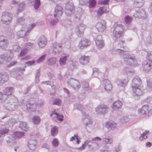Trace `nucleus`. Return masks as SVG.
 I'll return each mask as SVG.
<instances>
[{"label": "nucleus", "mask_w": 152, "mask_h": 152, "mask_svg": "<svg viewBox=\"0 0 152 152\" xmlns=\"http://www.w3.org/2000/svg\"><path fill=\"white\" fill-rule=\"evenodd\" d=\"M142 84L141 80L139 77H135L132 80V88L134 96H140L142 94V92L140 90Z\"/></svg>", "instance_id": "obj_1"}, {"label": "nucleus", "mask_w": 152, "mask_h": 152, "mask_svg": "<svg viewBox=\"0 0 152 152\" xmlns=\"http://www.w3.org/2000/svg\"><path fill=\"white\" fill-rule=\"evenodd\" d=\"M12 16V14L9 13H3L1 16V20L4 23H8L11 21Z\"/></svg>", "instance_id": "obj_2"}, {"label": "nucleus", "mask_w": 152, "mask_h": 152, "mask_svg": "<svg viewBox=\"0 0 152 152\" xmlns=\"http://www.w3.org/2000/svg\"><path fill=\"white\" fill-rule=\"evenodd\" d=\"M89 61L90 57L89 56H83L80 58L79 61L81 64L85 65L88 63Z\"/></svg>", "instance_id": "obj_3"}, {"label": "nucleus", "mask_w": 152, "mask_h": 152, "mask_svg": "<svg viewBox=\"0 0 152 152\" xmlns=\"http://www.w3.org/2000/svg\"><path fill=\"white\" fill-rule=\"evenodd\" d=\"M90 44V41L88 39L83 38L80 41L79 45L81 48L85 47L89 45Z\"/></svg>", "instance_id": "obj_4"}, {"label": "nucleus", "mask_w": 152, "mask_h": 152, "mask_svg": "<svg viewBox=\"0 0 152 152\" xmlns=\"http://www.w3.org/2000/svg\"><path fill=\"white\" fill-rule=\"evenodd\" d=\"M150 110L148 106H143L141 109L139 111V113L140 115H141L144 114H148Z\"/></svg>", "instance_id": "obj_5"}, {"label": "nucleus", "mask_w": 152, "mask_h": 152, "mask_svg": "<svg viewBox=\"0 0 152 152\" xmlns=\"http://www.w3.org/2000/svg\"><path fill=\"white\" fill-rule=\"evenodd\" d=\"M62 50V45L60 44L55 43L53 45V51L56 54H58Z\"/></svg>", "instance_id": "obj_6"}, {"label": "nucleus", "mask_w": 152, "mask_h": 152, "mask_svg": "<svg viewBox=\"0 0 152 152\" xmlns=\"http://www.w3.org/2000/svg\"><path fill=\"white\" fill-rule=\"evenodd\" d=\"M104 89L107 91H110L112 88V86L110 82L108 80H104Z\"/></svg>", "instance_id": "obj_7"}, {"label": "nucleus", "mask_w": 152, "mask_h": 152, "mask_svg": "<svg viewBox=\"0 0 152 152\" xmlns=\"http://www.w3.org/2000/svg\"><path fill=\"white\" fill-rule=\"evenodd\" d=\"M122 104L121 102L119 100L113 103V109L114 110H116L121 107Z\"/></svg>", "instance_id": "obj_8"}, {"label": "nucleus", "mask_w": 152, "mask_h": 152, "mask_svg": "<svg viewBox=\"0 0 152 152\" xmlns=\"http://www.w3.org/2000/svg\"><path fill=\"white\" fill-rule=\"evenodd\" d=\"M96 111L98 112L99 111H101L103 114L107 113L108 110V108L106 105H103L101 107H97L96 109Z\"/></svg>", "instance_id": "obj_9"}, {"label": "nucleus", "mask_w": 152, "mask_h": 152, "mask_svg": "<svg viewBox=\"0 0 152 152\" xmlns=\"http://www.w3.org/2000/svg\"><path fill=\"white\" fill-rule=\"evenodd\" d=\"M40 39L39 43V45L42 48L45 47L47 42L46 38L45 37L43 36L41 37Z\"/></svg>", "instance_id": "obj_10"}, {"label": "nucleus", "mask_w": 152, "mask_h": 152, "mask_svg": "<svg viewBox=\"0 0 152 152\" xmlns=\"http://www.w3.org/2000/svg\"><path fill=\"white\" fill-rule=\"evenodd\" d=\"M24 136V134L22 132H17L12 134V137L15 139L20 138Z\"/></svg>", "instance_id": "obj_11"}, {"label": "nucleus", "mask_w": 152, "mask_h": 152, "mask_svg": "<svg viewBox=\"0 0 152 152\" xmlns=\"http://www.w3.org/2000/svg\"><path fill=\"white\" fill-rule=\"evenodd\" d=\"M106 12V10L104 7H100L97 12V15L98 16H101L104 13Z\"/></svg>", "instance_id": "obj_12"}, {"label": "nucleus", "mask_w": 152, "mask_h": 152, "mask_svg": "<svg viewBox=\"0 0 152 152\" xmlns=\"http://www.w3.org/2000/svg\"><path fill=\"white\" fill-rule=\"evenodd\" d=\"M67 57L66 56H62L60 58L59 62L60 64L61 65H64L66 64Z\"/></svg>", "instance_id": "obj_13"}, {"label": "nucleus", "mask_w": 152, "mask_h": 152, "mask_svg": "<svg viewBox=\"0 0 152 152\" xmlns=\"http://www.w3.org/2000/svg\"><path fill=\"white\" fill-rule=\"evenodd\" d=\"M55 115L56 118H58V120L60 121H62L63 120L64 116L61 115L57 113H53L50 115L51 116H52L53 115Z\"/></svg>", "instance_id": "obj_14"}, {"label": "nucleus", "mask_w": 152, "mask_h": 152, "mask_svg": "<svg viewBox=\"0 0 152 152\" xmlns=\"http://www.w3.org/2000/svg\"><path fill=\"white\" fill-rule=\"evenodd\" d=\"M19 127L22 130H23L25 131H27V125L26 122H20V123Z\"/></svg>", "instance_id": "obj_15"}, {"label": "nucleus", "mask_w": 152, "mask_h": 152, "mask_svg": "<svg viewBox=\"0 0 152 152\" xmlns=\"http://www.w3.org/2000/svg\"><path fill=\"white\" fill-rule=\"evenodd\" d=\"M32 120L34 124H37L40 123L41 119L39 116H34L32 118Z\"/></svg>", "instance_id": "obj_16"}, {"label": "nucleus", "mask_w": 152, "mask_h": 152, "mask_svg": "<svg viewBox=\"0 0 152 152\" xmlns=\"http://www.w3.org/2000/svg\"><path fill=\"white\" fill-rule=\"evenodd\" d=\"M96 45L99 48H102L104 46V42L101 39L100 40H96Z\"/></svg>", "instance_id": "obj_17"}, {"label": "nucleus", "mask_w": 152, "mask_h": 152, "mask_svg": "<svg viewBox=\"0 0 152 152\" xmlns=\"http://www.w3.org/2000/svg\"><path fill=\"white\" fill-rule=\"evenodd\" d=\"M51 134L52 136H54L56 135L58 132V128L56 126L53 127L51 129Z\"/></svg>", "instance_id": "obj_18"}, {"label": "nucleus", "mask_w": 152, "mask_h": 152, "mask_svg": "<svg viewBox=\"0 0 152 152\" xmlns=\"http://www.w3.org/2000/svg\"><path fill=\"white\" fill-rule=\"evenodd\" d=\"M57 59L55 58H50L48 60V63L50 65H53L56 64Z\"/></svg>", "instance_id": "obj_19"}, {"label": "nucleus", "mask_w": 152, "mask_h": 152, "mask_svg": "<svg viewBox=\"0 0 152 152\" xmlns=\"http://www.w3.org/2000/svg\"><path fill=\"white\" fill-rule=\"evenodd\" d=\"M146 58L148 61L152 63V52H149L148 53Z\"/></svg>", "instance_id": "obj_20"}, {"label": "nucleus", "mask_w": 152, "mask_h": 152, "mask_svg": "<svg viewBox=\"0 0 152 152\" xmlns=\"http://www.w3.org/2000/svg\"><path fill=\"white\" fill-rule=\"evenodd\" d=\"M5 94L7 95L11 94L13 91V89L12 88H7L5 89Z\"/></svg>", "instance_id": "obj_21"}, {"label": "nucleus", "mask_w": 152, "mask_h": 152, "mask_svg": "<svg viewBox=\"0 0 152 152\" xmlns=\"http://www.w3.org/2000/svg\"><path fill=\"white\" fill-rule=\"evenodd\" d=\"M149 133V131H146L145 133H143L140 137V140H142L143 139H146L147 138V136L146 135L148 134Z\"/></svg>", "instance_id": "obj_22"}, {"label": "nucleus", "mask_w": 152, "mask_h": 152, "mask_svg": "<svg viewBox=\"0 0 152 152\" xmlns=\"http://www.w3.org/2000/svg\"><path fill=\"white\" fill-rule=\"evenodd\" d=\"M96 2L95 0H90L89 1V6L90 8H94L96 5Z\"/></svg>", "instance_id": "obj_23"}, {"label": "nucleus", "mask_w": 152, "mask_h": 152, "mask_svg": "<svg viewBox=\"0 0 152 152\" xmlns=\"http://www.w3.org/2000/svg\"><path fill=\"white\" fill-rule=\"evenodd\" d=\"M124 20L126 23L129 24L131 22L132 19L131 17L129 16H126L125 17Z\"/></svg>", "instance_id": "obj_24"}, {"label": "nucleus", "mask_w": 152, "mask_h": 152, "mask_svg": "<svg viewBox=\"0 0 152 152\" xmlns=\"http://www.w3.org/2000/svg\"><path fill=\"white\" fill-rule=\"evenodd\" d=\"M63 14V11L60 10L58 12H54V17L56 18H58L61 16Z\"/></svg>", "instance_id": "obj_25"}, {"label": "nucleus", "mask_w": 152, "mask_h": 152, "mask_svg": "<svg viewBox=\"0 0 152 152\" xmlns=\"http://www.w3.org/2000/svg\"><path fill=\"white\" fill-rule=\"evenodd\" d=\"M113 34L115 35V37L117 38L120 37L122 34V33L121 32H117L116 31H114Z\"/></svg>", "instance_id": "obj_26"}, {"label": "nucleus", "mask_w": 152, "mask_h": 152, "mask_svg": "<svg viewBox=\"0 0 152 152\" xmlns=\"http://www.w3.org/2000/svg\"><path fill=\"white\" fill-rule=\"evenodd\" d=\"M40 4V0H36L34 4V7L35 9H37Z\"/></svg>", "instance_id": "obj_27"}, {"label": "nucleus", "mask_w": 152, "mask_h": 152, "mask_svg": "<svg viewBox=\"0 0 152 152\" xmlns=\"http://www.w3.org/2000/svg\"><path fill=\"white\" fill-rule=\"evenodd\" d=\"M9 130L8 129H1L0 130V134H3L8 132Z\"/></svg>", "instance_id": "obj_28"}, {"label": "nucleus", "mask_w": 152, "mask_h": 152, "mask_svg": "<svg viewBox=\"0 0 152 152\" xmlns=\"http://www.w3.org/2000/svg\"><path fill=\"white\" fill-rule=\"evenodd\" d=\"M46 56V55H44L42 56H41L39 59H38L37 60V62L38 63H39L40 62H42L45 60V58Z\"/></svg>", "instance_id": "obj_29"}, {"label": "nucleus", "mask_w": 152, "mask_h": 152, "mask_svg": "<svg viewBox=\"0 0 152 152\" xmlns=\"http://www.w3.org/2000/svg\"><path fill=\"white\" fill-rule=\"evenodd\" d=\"M109 0H100L99 1V4L100 5H105L107 4Z\"/></svg>", "instance_id": "obj_30"}, {"label": "nucleus", "mask_w": 152, "mask_h": 152, "mask_svg": "<svg viewBox=\"0 0 152 152\" xmlns=\"http://www.w3.org/2000/svg\"><path fill=\"white\" fill-rule=\"evenodd\" d=\"M84 31L83 29H78L77 31V35L78 36L81 37L83 35Z\"/></svg>", "instance_id": "obj_31"}, {"label": "nucleus", "mask_w": 152, "mask_h": 152, "mask_svg": "<svg viewBox=\"0 0 152 152\" xmlns=\"http://www.w3.org/2000/svg\"><path fill=\"white\" fill-rule=\"evenodd\" d=\"M151 65L150 64H148V63L147 64H145L144 67L145 70H149L151 69Z\"/></svg>", "instance_id": "obj_32"}, {"label": "nucleus", "mask_w": 152, "mask_h": 152, "mask_svg": "<svg viewBox=\"0 0 152 152\" xmlns=\"http://www.w3.org/2000/svg\"><path fill=\"white\" fill-rule=\"evenodd\" d=\"M52 143L54 146H57L58 145V142L56 139L55 138L52 141Z\"/></svg>", "instance_id": "obj_33"}, {"label": "nucleus", "mask_w": 152, "mask_h": 152, "mask_svg": "<svg viewBox=\"0 0 152 152\" xmlns=\"http://www.w3.org/2000/svg\"><path fill=\"white\" fill-rule=\"evenodd\" d=\"M62 11V8L60 6L58 5L56 7L55 9L54 12H58L59 10Z\"/></svg>", "instance_id": "obj_34"}, {"label": "nucleus", "mask_w": 152, "mask_h": 152, "mask_svg": "<svg viewBox=\"0 0 152 152\" xmlns=\"http://www.w3.org/2000/svg\"><path fill=\"white\" fill-rule=\"evenodd\" d=\"M61 102L60 100L59 99H55L54 101L53 104H56L59 105L61 104Z\"/></svg>", "instance_id": "obj_35"}, {"label": "nucleus", "mask_w": 152, "mask_h": 152, "mask_svg": "<svg viewBox=\"0 0 152 152\" xmlns=\"http://www.w3.org/2000/svg\"><path fill=\"white\" fill-rule=\"evenodd\" d=\"M37 107L36 104H31L30 111H35Z\"/></svg>", "instance_id": "obj_36"}, {"label": "nucleus", "mask_w": 152, "mask_h": 152, "mask_svg": "<svg viewBox=\"0 0 152 152\" xmlns=\"http://www.w3.org/2000/svg\"><path fill=\"white\" fill-rule=\"evenodd\" d=\"M105 141L107 143H111L112 142L113 140L111 138H105L104 139Z\"/></svg>", "instance_id": "obj_37"}, {"label": "nucleus", "mask_w": 152, "mask_h": 152, "mask_svg": "<svg viewBox=\"0 0 152 152\" xmlns=\"http://www.w3.org/2000/svg\"><path fill=\"white\" fill-rule=\"evenodd\" d=\"M147 85L148 87L152 91V82L149 80L147 81Z\"/></svg>", "instance_id": "obj_38"}, {"label": "nucleus", "mask_w": 152, "mask_h": 152, "mask_svg": "<svg viewBox=\"0 0 152 152\" xmlns=\"http://www.w3.org/2000/svg\"><path fill=\"white\" fill-rule=\"evenodd\" d=\"M128 61L129 62V63L130 64H133L134 63L136 62V61L135 60H134L133 59L131 58L128 59Z\"/></svg>", "instance_id": "obj_39"}, {"label": "nucleus", "mask_w": 152, "mask_h": 152, "mask_svg": "<svg viewBox=\"0 0 152 152\" xmlns=\"http://www.w3.org/2000/svg\"><path fill=\"white\" fill-rule=\"evenodd\" d=\"M116 124L115 123H110L109 126V127L112 129H113L116 126Z\"/></svg>", "instance_id": "obj_40"}, {"label": "nucleus", "mask_w": 152, "mask_h": 152, "mask_svg": "<svg viewBox=\"0 0 152 152\" xmlns=\"http://www.w3.org/2000/svg\"><path fill=\"white\" fill-rule=\"evenodd\" d=\"M31 104L28 103L26 104L27 110L28 111H30Z\"/></svg>", "instance_id": "obj_41"}, {"label": "nucleus", "mask_w": 152, "mask_h": 152, "mask_svg": "<svg viewBox=\"0 0 152 152\" xmlns=\"http://www.w3.org/2000/svg\"><path fill=\"white\" fill-rule=\"evenodd\" d=\"M35 63V61H29L28 62L26 63V64L29 65H31L33 64H34Z\"/></svg>", "instance_id": "obj_42"}, {"label": "nucleus", "mask_w": 152, "mask_h": 152, "mask_svg": "<svg viewBox=\"0 0 152 152\" xmlns=\"http://www.w3.org/2000/svg\"><path fill=\"white\" fill-rule=\"evenodd\" d=\"M146 145L147 147H150L152 145V143L149 142H147L146 143Z\"/></svg>", "instance_id": "obj_43"}, {"label": "nucleus", "mask_w": 152, "mask_h": 152, "mask_svg": "<svg viewBox=\"0 0 152 152\" xmlns=\"http://www.w3.org/2000/svg\"><path fill=\"white\" fill-rule=\"evenodd\" d=\"M101 24L102 25V28H106V24L104 21H103L101 23Z\"/></svg>", "instance_id": "obj_44"}, {"label": "nucleus", "mask_w": 152, "mask_h": 152, "mask_svg": "<svg viewBox=\"0 0 152 152\" xmlns=\"http://www.w3.org/2000/svg\"><path fill=\"white\" fill-rule=\"evenodd\" d=\"M26 53L24 52V50H22L20 54V56H24L25 54Z\"/></svg>", "instance_id": "obj_45"}, {"label": "nucleus", "mask_w": 152, "mask_h": 152, "mask_svg": "<svg viewBox=\"0 0 152 152\" xmlns=\"http://www.w3.org/2000/svg\"><path fill=\"white\" fill-rule=\"evenodd\" d=\"M142 0H135V2L136 3H141Z\"/></svg>", "instance_id": "obj_46"}, {"label": "nucleus", "mask_w": 152, "mask_h": 152, "mask_svg": "<svg viewBox=\"0 0 152 152\" xmlns=\"http://www.w3.org/2000/svg\"><path fill=\"white\" fill-rule=\"evenodd\" d=\"M75 137H76V139L77 140V142L78 144H79V143L80 140L78 138V136L77 135H75Z\"/></svg>", "instance_id": "obj_47"}, {"label": "nucleus", "mask_w": 152, "mask_h": 152, "mask_svg": "<svg viewBox=\"0 0 152 152\" xmlns=\"http://www.w3.org/2000/svg\"><path fill=\"white\" fill-rule=\"evenodd\" d=\"M75 135L74 136L72 137L70 139V140L71 141H72L73 140H75V138H76V137H75Z\"/></svg>", "instance_id": "obj_48"}, {"label": "nucleus", "mask_w": 152, "mask_h": 152, "mask_svg": "<svg viewBox=\"0 0 152 152\" xmlns=\"http://www.w3.org/2000/svg\"><path fill=\"white\" fill-rule=\"evenodd\" d=\"M31 26V27L33 28L35 26V24L34 23L32 24Z\"/></svg>", "instance_id": "obj_49"}, {"label": "nucleus", "mask_w": 152, "mask_h": 152, "mask_svg": "<svg viewBox=\"0 0 152 152\" xmlns=\"http://www.w3.org/2000/svg\"><path fill=\"white\" fill-rule=\"evenodd\" d=\"M28 45L32 46L33 45L32 43H28L27 44Z\"/></svg>", "instance_id": "obj_50"}, {"label": "nucleus", "mask_w": 152, "mask_h": 152, "mask_svg": "<svg viewBox=\"0 0 152 152\" xmlns=\"http://www.w3.org/2000/svg\"><path fill=\"white\" fill-rule=\"evenodd\" d=\"M2 93L1 92H0V99L2 97Z\"/></svg>", "instance_id": "obj_51"}, {"label": "nucleus", "mask_w": 152, "mask_h": 152, "mask_svg": "<svg viewBox=\"0 0 152 152\" xmlns=\"http://www.w3.org/2000/svg\"><path fill=\"white\" fill-rule=\"evenodd\" d=\"M95 139H98L99 140H101V139L99 137H96V138H95Z\"/></svg>", "instance_id": "obj_52"}, {"label": "nucleus", "mask_w": 152, "mask_h": 152, "mask_svg": "<svg viewBox=\"0 0 152 152\" xmlns=\"http://www.w3.org/2000/svg\"><path fill=\"white\" fill-rule=\"evenodd\" d=\"M82 107V105H79V106H78V108L79 110H80V109L79 107Z\"/></svg>", "instance_id": "obj_53"}, {"label": "nucleus", "mask_w": 152, "mask_h": 152, "mask_svg": "<svg viewBox=\"0 0 152 152\" xmlns=\"http://www.w3.org/2000/svg\"><path fill=\"white\" fill-rule=\"evenodd\" d=\"M64 90H65V91H67V92H69V91H68V90H67L65 88H64Z\"/></svg>", "instance_id": "obj_54"}, {"label": "nucleus", "mask_w": 152, "mask_h": 152, "mask_svg": "<svg viewBox=\"0 0 152 152\" xmlns=\"http://www.w3.org/2000/svg\"><path fill=\"white\" fill-rule=\"evenodd\" d=\"M102 152H108V151L107 150H105L102 151Z\"/></svg>", "instance_id": "obj_55"}, {"label": "nucleus", "mask_w": 152, "mask_h": 152, "mask_svg": "<svg viewBox=\"0 0 152 152\" xmlns=\"http://www.w3.org/2000/svg\"><path fill=\"white\" fill-rule=\"evenodd\" d=\"M15 63H16L15 62L12 63V64H13L12 65V66H13V65H14L15 64Z\"/></svg>", "instance_id": "obj_56"}, {"label": "nucleus", "mask_w": 152, "mask_h": 152, "mask_svg": "<svg viewBox=\"0 0 152 152\" xmlns=\"http://www.w3.org/2000/svg\"><path fill=\"white\" fill-rule=\"evenodd\" d=\"M15 151H17V149L16 148H15Z\"/></svg>", "instance_id": "obj_57"}, {"label": "nucleus", "mask_w": 152, "mask_h": 152, "mask_svg": "<svg viewBox=\"0 0 152 152\" xmlns=\"http://www.w3.org/2000/svg\"><path fill=\"white\" fill-rule=\"evenodd\" d=\"M4 37H0V38L1 39V38H2L3 39H4Z\"/></svg>", "instance_id": "obj_58"}, {"label": "nucleus", "mask_w": 152, "mask_h": 152, "mask_svg": "<svg viewBox=\"0 0 152 152\" xmlns=\"http://www.w3.org/2000/svg\"><path fill=\"white\" fill-rule=\"evenodd\" d=\"M132 152H137L135 150H134L132 151Z\"/></svg>", "instance_id": "obj_59"}, {"label": "nucleus", "mask_w": 152, "mask_h": 152, "mask_svg": "<svg viewBox=\"0 0 152 152\" xmlns=\"http://www.w3.org/2000/svg\"><path fill=\"white\" fill-rule=\"evenodd\" d=\"M126 118L127 119V120H129V118Z\"/></svg>", "instance_id": "obj_60"}, {"label": "nucleus", "mask_w": 152, "mask_h": 152, "mask_svg": "<svg viewBox=\"0 0 152 152\" xmlns=\"http://www.w3.org/2000/svg\"><path fill=\"white\" fill-rule=\"evenodd\" d=\"M69 11V10H67V11L68 12Z\"/></svg>", "instance_id": "obj_61"}, {"label": "nucleus", "mask_w": 152, "mask_h": 152, "mask_svg": "<svg viewBox=\"0 0 152 152\" xmlns=\"http://www.w3.org/2000/svg\"><path fill=\"white\" fill-rule=\"evenodd\" d=\"M141 5H140V6H139V7H141Z\"/></svg>", "instance_id": "obj_62"}, {"label": "nucleus", "mask_w": 152, "mask_h": 152, "mask_svg": "<svg viewBox=\"0 0 152 152\" xmlns=\"http://www.w3.org/2000/svg\"><path fill=\"white\" fill-rule=\"evenodd\" d=\"M116 152H118V151H116Z\"/></svg>", "instance_id": "obj_63"}]
</instances>
